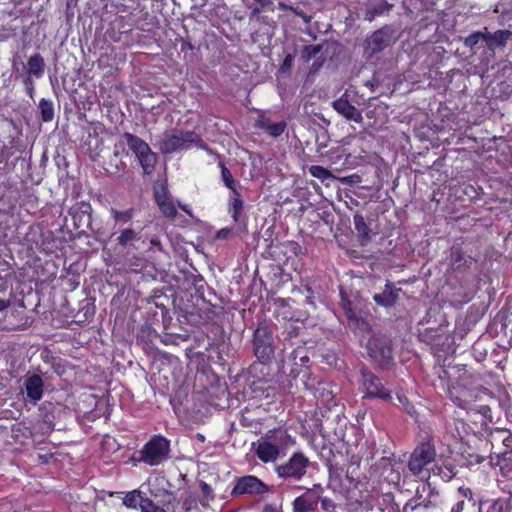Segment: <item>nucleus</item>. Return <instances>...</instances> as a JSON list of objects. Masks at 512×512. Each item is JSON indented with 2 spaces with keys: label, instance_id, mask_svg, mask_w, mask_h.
I'll use <instances>...</instances> for the list:
<instances>
[{
  "label": "nucleus",
  "instance_id": "nucleus-1",
  "mask_svg": "<svg viewBox=\"0 0 512 512\" xmlns=\"http://www.w3.org/2000/svg\"><path fill=\"white\" fill-rule=\"evenodd\" d=\"M435 456V449L429 442L421 443L409 458V471L420 480L429 479L431 472L444 481L451 480L456 474V467L449 462H443V466L434 464Z\"/></svg>",
  "mask_w": 512,
  "mask_h": 512
},
{
  "label": "nucleus",
  "instance_id": "nucleus-2",
  "mask_svg": "<svg viewBox=\"0 0 512 512\" xmlns=\"http://www.w3.org/2000/svg\"><path fill=\"white\" fill-rule=\"evenodd\" d=\"M158 148L163 154H173L192 148L205 149V144L193 131L172 128L161 135Z\"/></svg>",
  "mask_w": 512,
  "mask_h": 512
},
{
  "label": "nucleus",
  "instance_id": "nucleus-3",
  "mask_svg": "<svg viewBox=\"0 0 512 512\" xmlns=\"http://www.w3.org/2000/svg\"><path fill=\"white\" fill-rule=\"evenodd\" d=\"M447 377V392L451 400L459 407H466L473 400L472 377L464 368H450L443 371L441 379Z\"/></svg>",
  "mask_w": 512,
  "mask_h": 512
},
{
  "label": "nucleus",
  "instance_id": "nucleus-4",
  "mask_svg": "<svg viewBox=\"0 0 512 512\" xmlns=\"http://www.w3.org/2000/svg\"><path fill=\"white\" fill-rule=\"evenodd\" d=\"M120 144L127 146L129 150H131L141 165L144 174H151L154 171L157 163V155L144 140L134 134L126 132L121 135Z\"/></svg>",
  "mask_w": 512,
  "mask_h": 512
},
{
  "label": "nucleus",
  "instance_id": "nucleus-5",
  "mask_svg": "<svg viewBox=\"0 0 512 512\" xmlns=\"http://www.w3.org/2000/svg\"><path fill=\"white\" fill-rule=\"evenodd\" d=\"M309 463V459L303 454L295 453L287 462L276 466L275 472L278 477L286 480H300L305 475Z\"/></svg>",
  "mask_w": 512,
  "mask_h": 512
},
{
  "label": "nucleus",
  "instance_id": "nucleus-6",
  "mask_svg": "<svg viewBox=\"0 0 512 512\" xmlns=\"http://www.w3.org/2000/svg\"><path fill=\"white\" fill-rule=\"evenodd\" d=\"M169 442L161 436L153 437L142 450V460L151 465H158L168 456Z\"/></svg>",
  "mask_w": 512,
  "mask_h": 512
},
{
  "label": "nucleus",
  "instance_id": "nucleus-7",
  "mask_svg": "<svg viewBox=\"0 0 512 512\" xmlns=\"http://www.w3.org/2000/svg\"><path fill=\"white\" fill-rule=\"evenodd\" d=\"M323 488L320 484H315L313 488L295 498L293 501V512H312L316 509Z\"/></svg>",
  "mask_w": 512,
  "mask_h": 512
},
{
  "label": "nucleus",
  "instance_id": "nucleus-8",
  "mask_svg": "<svg viewBox=\"0 0 512 512\" xmlns=\"http://www.w3.org/2000/svg\"><path fill=\"white\" fill-rule=\"evenodd\" d=\"M394 40L392 29L384 27L374 32L366 41V53L372 56L375 53L382 51L385 47L390 45Z\"/></svg>",
  "mask_w": 512,
  "mask_h": 512
},
{
  "label": "nucleus",
  "instance_id": "nucleus-9",
  "mask_svg": "<svg viewBox=\"0 0 512 512\" xmlns=\"http://www.w3.org/2000/svg\"><path fill=\"white\" fill-rule=\"evenodd\" d=\"M268 487L255 476H244L240 478L235 487L233 488L232 494H263L267 492Z\"/></svg>",
  "mask_w": 512,
  "mask_h": 512
},
{
  "label": "nucleus",
  "instance_id": "nucleus-10",
  "mask_svg": "<svg viewBox=\"0 0 512 512\" xmlns=\"http://www.w3.org/2000/svg\"><path fill=\"white\" fill-rule=\"evenodd\" d=\"M256 456L264 463L275 462L279 456V447L267 439L253 443Z\"/></svg>",
  "mask_w": 512,
  "mask_h": 512
},
{
  "label": "nucleus",
  "instance_id": "nucleus-11",
  "mask_svg": "<svg viewBox=\"0 0 512 512\" xmlns=\"http://www.w3.org/2000/svg\"><path fill=\"white\" fill-rule=\"evenodd\" d=\"M363 386L365 393L369 397H379L382 399H388L389 393L384 389L381 381L372 374L363 373Z\"/></svg>",
  "mask_w": 512,
  "mask_h": 512
},
{
  "label": "nucleus",
  "instance_id": "nucleus-12",
  "mask_svg": "<svg viewBox=\"0 0 512 512\" xmlns=\"http://www.w3.org/2000/svg\"><path fill=\"white\" fill-rule=\"evenodd\" d=\"M24 386L27 398L30 401L36 403L42 398L44 384L41 376L37 374L27 376L24 381Z\"/></svg>",
  "mask_w": 512,
  "mask_h": 512
},
{
  "label": "nucleus",
  "instance_id": "nucleus-13",
  "mask_svg": "<svg viewBox=\"0 0 512 512\" xmlns=\"http://www.w3.org/2000/svg\"><path fill=\"white\" fill-rule=\"evenodd\" d=\"M155 199L157 205L159 206L161 212L169 218H174L177 214V209L168 196L167 190L165 187H160L155 189Z\"/></svg>",
  "mask_w": 512,
  "mask_h": 512
},
{
  "label": "nucleus",
  "instance_id": "nucleus-14",
  "mask_svg": "<svg viewBox=\"0 0 512 512\" xmlns=\"http://www.w3.org/2000/svg\"><path fill=\"white\" fill-rule=\"evenodd\" d=\"M333 108L348 120L360 123L363 119L361 113L344 97L335 100Z\"/></svg>",
  "mask_w": 512,
  "mask_h": 512
},
{
  "label": "nucleus",
  "instance_id": "nucleus-15",
  "mask_svg": "<svg viewBox=\"0 0 512 512\" xmlns=\"http://www.w3.org/2000/svg\"><path fill=\"white\" fill-rule=\"evenodd\" d=\"M117 495H123L122 502L127 508L136 509L140 507L141 512L143 511L144 502L150 501L146 497L145 493L140 490H132L127 493L117 492Z\"/></svg>",
  "mask_w": 512,
  "mask_h": 512
},
{
  "label": "nucleus",
  "instance_id": "nucleus-16",
  "mask_svg": "<svg viewBox=\"0 0 512 512\" xmlns=\"http://www.w3.org/2000/svg\"><path fill=\"white\" fill-rule=\"evenodd\" d=\"M378 342H379L378 338H376V337L370 338L367 342V349L372 358H374L375 360H378V358H381L382 363H386L391 358V350L388 346H382L379 348Z\"/></svg>",
  "mask_w": 512,
  "mask_h": 512
},
{
  "label": "nucleus",
  "instance_id": "nucleus-17",
  "mask_svg": "<svg viewBox=\"0 0 512 512\" xmlns=\"http://www.w3.org/2000/svg\"><path fill=\"white\" fill-rule=\"evenodd\" d=\"M398 298V290L393 289L390 286H386L385 290L381 294H375L373 299L381 306L391 307L393 306Z\"/></svg>",
  "mask_w": 512,
  "mask_h": 512
},
{
  "label": "nucleus",
  "instance_id": "nucleus-18",
  "mask_svg": "<svg viewBox=\"0 0 512 512\" xmlns=\"http://www.w3.org/2000/svg\"><path fill=\"white\" fill-rule=\"evenodd\" d=\"M511 35L509 30H498L494 33L485 32L483 39L489 47H493L494 45L502 46L506 44Z\"/></svg>",
  "mask_w": 512,
  "mask_h": 512
},
{
  "label": "nucleus",
  "instance_id": "nucleus-19",
  "mask_svg": "<svg viewBox=\"0 0 512 512\" xmlns=\"http://www.w3.org/2000/svg\"><path fill=\"white\" fill-rule=\"evenodd\" d=\"M44 59L39 54L31 56L27 62L28 73L36 78L42 77L44 74Z\"/></svg>",
  "mask_w": 512,
  "mask_h": 512
},
{
  "label": "nucleus",
  "instance_id": "nucleus-20",
  "mask_svg": "<svg viewBox=\"0 0 512 512\" xmlns=\"http://www.w3.org/2000/svg\"><path fill=\"white\" fill-rule=\"evenodd\" d=\"M229 207L232 218L235 222L239 221L241 212L243 210V201L237 190H234L229 198Z\"/></svg>",
  "mask_w": 512,
  "mask_h": 512
},
{
  "label": "nucleus",
  "instance_id": "nucleus-21",
  "mask_svg": "<svg viewBox=\"0 0 512 512\" xmlns=\"http://www.w3.org/2000/svg\"><path fill=\"white\" fill-rule=\"evenodd\" d=\"M479 512H510L506 501L497 499L481 503Z\"/></svg>",
  "mask_w": 512,
  "mask_h": 512
},
{
  "label": "nucleus",
  "instance_id": "nucleus-22",
  "mask_svg": "<svg viewBox=\"0 0 512 512\" xmlns=\"http://www.w3.org/2000/svg\"><path fill=\"white\" fill-rule=\"evenodd\" d=\"M258 123L260 127L264 128L267 133L273 137H278L281 135L286 128V123L283 121L273 123L267 119H261L258 121Z\"/></svg>",
  "mask_w": 512,
  "mask_h": 512
},
{
  "label": "nucleus",
  "instance_id": "nucleus-23",
  "mask_svg": "<svg viewBox=\"0 0 512 512\" xmlns=\"http://www.w3.org/2000/svg\"><path fill=\"white\" fill-rule=\"evenodd\" d=\"M353 223L356 231L358 232L359 237L362 239H368L370 230L365 222L364 217L361 214H355L353 217Z\"/></svg>",
  "mask_w": 512,
  "mask_h": 512
},
{
  "label": "nucleus",
  "instance_id": "nucleus-24",
  "mask_svg": "<svg viewBox=\"0 0 512 512\" xmlns=\"http://www.w3.org/2000/svg\"><path fill=\"white\" fill-rule=\"evenodd\" d=\"M39 109L43 121L49 122L53 119L54 107L51 101L42 98L39 102Z\"/></svg>",
  "mask_w": 512,
  "mask_h": 512
},
{
  "label": "nucleus",
  "instance_id": "nucleus-25",
  "mask_svg": "<svg viewBox=\"0 0 512 512\" xmlns=\"http://www.w3.org/2000/svg\"><path fill=\"white\" fill-rule=\"evenodd\" d=\"M137 239V233L130 229V228H127V229H123L119 236L117 237V242L119 245L123 246V247H127L129 245H131L133 243V241H135Z\"/></svg>",
  "mask_w": 512,
  "mask_h": 512
},
{
  "label": "nucleus",
  "instance_id": "nucleus-26",
  "mask_svg": "<svg viewBox=\"0 0 512 512\" xmlns=\"http://www.w3.org/2000/svg\"><path fill=\"white\" fill-rule=\"evenodd\" d=\"M309 173L313 177L321 180L322 182H324V181H326L328 179L333 178L332 173L328 169H326V168H324L322 166H319V165H312L309 168Z\"/></svg>",
  "mask_w": 512,
  "mask_h": 512
},
{
  "label": "nucleus",
  "instance_id": "nucleus-27",
  "mask_svg": "<svg viewBox=\"0 0 512 512\" xmlns=\"http://www.w3.org/2000/svg\"><path fill=\"white\" fill-rule=\"evenodd\" d=\"M111 213H112L114 220L116 222H120V223H127L133 217L132 209H128L125 211H118V210L112 209Z\"/></svg>",
  "mask_w": 512,
  "mask_h": 512
},
{
  "label": "nucleus",
  "instance_id": "nucleus-28",
  "mask_svg": "<svg viewBox=\"0 0 512 512\" xmlns=\"http://www.w3.org/2000/svg\"><path fill=\"white\" fill-rule=\"evenodd\" d=\"M221 176H222V180H223L224 184L226 185V187H228L232 192L234 190H236L235 181L232 177V174L229 171V169L226 168L225 166H222Z\"/></svg>",
  "mask_w": 512,
  "mask_h": 512
},
{
  "label": "nucleus",
  "instance_id": "nucleus-29",
  "mask_svg": "<svg viewBox=\"0 0 512 512\" xmlns=\"http://www.w3.org/2000/svg\"><path fill=\"white\" fill-rule=\"evenodd\" d=\"M255 353L258 357L264 358L271 353V347L269 345L262 346L257 336L255 337Z\"/></svg>",
  "mask_w": 512,
  "mask_h": 512
},
{
  "label": "nucleus",
  "instance_id": "nucleus-30",
  "mask_svg": "<svg viewBox=\"0 0 512 512\" xmlns=\"http://www.w3.org/2000/svg\"><path fill=\"white\" fill-rule=\"evenodd\" d=\"M428 508H429V506L424 503H419L415 506L407 504V505H405L403 511L404 512H425Z\"/></svg>",
  "mask_w": 512,
  "mask_h": 512
},
{
  "label": "nucleus",
  "instance_id": "nucleus-31",
  "mask_svg": "<svg viewBox=\"0 0 512 512\" xmlns=\"http://www.w3.org/2000/svg\"><path fill=\"white\" fill-rule=\"evenodd\" d=\"M143 511L142 512H166L163 508H160L156 504L153 503L152 500L144 502Z\"/></svg>",
  "mask_w": 512,
  "mask_h": 512
},
{
  "label": "nucleus",
  "instance_id": "nucleus-32",
  "mask_svg": "<svg viewBox=\"0 0 512 512\" xmlns=\"http://www.w3.org/2000/svg\"><path fill=\"white\" fill-rule=\"evenodd\" d=\"M483 34L484 33H481V32H476L474 34H471L470 36H468L465 39V45H467L469 47H473L474 45H476L478 43L480 37L483 38Z\"/></svg>",
  "mask_w": 512,
  "mask_h": 512
},
{
  "label": "nucleus",
  "instance_id": "nucleus-33",
  "mask_svg": "<svg viewBox=\"0 0 512 512\" xmlns=\"http://www.w3.org/2000/svg\"><path fill=\"white\" fill-rule=\"evenodd\" d=\"M319 500H321V506L325 511H333L334 510L335 504L331 499L326 498V497L325 498L320 497Z\"/></svg>",
  "mask_w": 512,
  "mask_h": 512
},
{
  "label": "nucleus",
  "instance_id": "nucleus-34",
  "mask_svg": "<svg viewBox=\"0 0 512 512\" xmlns=\"http://www.w3.org/2000/svg\"><path fill=\"white\" fill-rule=\"evenodd\" d=\"M202 491L207 502L213 499L212 489L206 483L202 485Z\"/></svg>",
  "mask_w": 512,
  "mask_h": 512
},
{
  "label": "nucleus",
  "instance_id": "nucleus-35",
  "mask_svg": "<svg viewBox=\"0 0 512 512\" xmlns=\"http://www.w3.org/2000/svg\"><path fill=\"white\" fill-rule=\"evenodd\" d=\"M464 499L459 500L451 509V512H462L464 509Z\"/></svg>",
  "mask_w": 512,
  "mask_h": 512
},
{
  "label": "nucleus",
  "instance_id": "nucleus-36",
  "mask_svg": "<svg viewBox=\"0 0 512 512\" xmlns=\"http://www.w3.org/2000/svg\"><path fill=\"white\" fill-rule=\"evenodd\" d=\"M230 234V230L227 229V228H224V229H221L218 231L217 233V238H227L228 235Z\"/></svg>",
  "mask_w": 512,
  "mask_h": 512
},
{
  "label": "nucleus",
  "instance_id": "nucleus-37",
  "mask_svg": "<svg viewBox=\"0 0 512 512\" xmlns=\"http://www.w3.org/2000/svg\"><path fill=\"white\" fill-rule=\"evenodd\" d=\"M459 493L463 498H468L471 495V490L469 488H460Z\"/></svg>",
  "mask_w": 512,
  "mask_h": 512
},
{
  "label": "nucleus",
  "instance_id": "nucleus-38",
  "mask_svg": "<svg viewBox=\"0 0 512 512\" xmlns=\"http://www.w3.org/2000/svg\"><path fill=\"white\" fill-rule=\"evenodd\" d=\"M262 512H279L276 508L267 505L263 508Z\"/></svg>",
  "mask_w": 512,
  "mask_h": 512
},
{
  "label": "nucleus",
  "instance_id": "nucleus-39",
  "mask_svg": "<svg viewBox=\"0 0 512 512\" xmlns=\"http://www.w3.org/2000/svg\"><path fill=\"white\" fill-rule=\"evenodd\" d=\"M8 305H9L8 302H6L3 299H0V311L5 310L8 307Z\"/></svg>",
  "mask_w": 512,
  "mask_h": 512
},
{
  "label": "nucleus",
  "instance_id": "nucleus-40",
  "mask_svg": "<svg viewBox=\"0 0 512 512\" xmlns=\"http://www.w3.org/2000/svg\"><path fill=\"white\" fill-rule=\"evenodd\" d=\"M179 206H180V208H181L183 211H185L187 214L191 215V213H190V211H189V209H188V207H187L186 205H180V204H179Z\"/></svg>",
  "mask_w": 512,
  "mask_h": 512
},
{
  "label": "nucleus",
  "instance_id": "nucleus-41",
  "mask_svg": "<svg viewBox=\"0 0 512 512\" xmlns=\"http://www.w3.org/2000/svg\"><path fill=\"white\" fill-rule=\"evenodd\" d=\"M398 399H399V401H400V402H402V403H404V400H406V398H405V397H401V396H399V397H398Z\"/></svg>",
  "mask_w": 512,
  "mask_h": 512
},
{
  "label": "nucleus",
  "instance_id": "nucleus-42",
  "mask_svg": "<svg viewBox=\"0 0 512 512\" xmlns=\"http://www.w3.org/2000/svg\"><path fill=\"white\" fill-rule=\"evenodd\" d=\"M407 412L412 415V410L411 409H407Z\"/></svg>",
  "mask_w": 512,
  "mask_h": 512
}]
</instances>
